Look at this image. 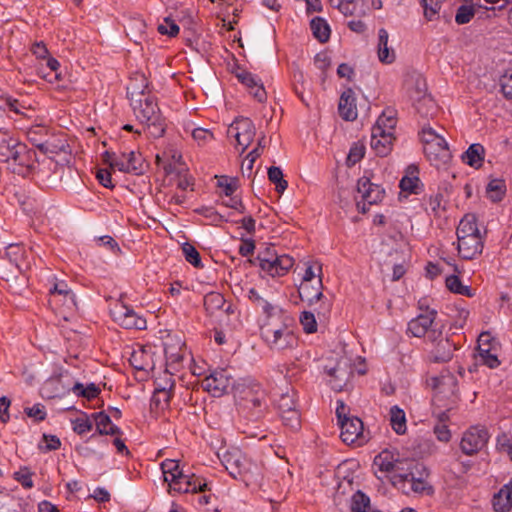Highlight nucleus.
Returning a JSON list of instances; mask_svg holds the SVG:
<instances>
[{
  "label": "nucleus",
  "instance_id": "obj_31",
  "mask_svg": "<svg viewBox=\"0 0 512 512\" xmlns=\"http://www.w3.org/2000/svg\"><path fill=\"white\" fill-rule=\"evenodd\" d=\"M388 32L381 28L378 32V58L382 63L390 64L395 60V52L388 47Z\"/></svg>",
  "mask_w": 512,
  "mask_h": 512
},
{
  "label": "nucleus",
  "instance_id": "obj_37",
  "mask_svg": "<svg viewBox=\"0 0 512 512\" xmlns=\"http://www.w3.org/2000/svg\"><path fill=\"white\" fill-rule=\"evenodd\" d=\"M161 469L164 476V481L172 483L177 477L183 473L180 468L179 462L173 459H166L161 463Z\"/></svg>",
  "mask_w": 512,
  "mask_h": 512
},
{
  "label": "nucleus",
  "instance_id": "obj_61",
  "mask_svg": "<svg viewBox=\"0 0 512 512\" xmlns=\"http://www.w3.org/2000/svg\"><path fill=\"white\" fill-rule=\"evenodd\" d=\"M420 180L418 177H409V176H404L401 181H400V188L402 191H407L409 193H415L417 194L418 193V184H419Z\"/></svg>",
  "mask_w": 512,
  "mask_h": 512
},
{
  "label": "nucleus",
  "instance_id": "obj_50",
  "mask_svg": "<svg viewBox=\"0 0 512 512\" xmlns=\"http://www.w3.org/2000/svg\"><path fill=\"white\" fill-rule=\"evenodd\" d=\"M47 134H48V129L42 125L32 126L27 131L28 140L37 148H38L39 144H42L45 141L44 137H46Z\"/></svg>",
  "mask_w": 512,
  "mask_h": 512
},
{
  "label": "nucleus",
  "instance_id": "obj_28",
  "mask_svg": "<svg viewBox=\"0 0 512 512\" xmlns=\"http://www.w3.org/2000/svg\"><path fill=\"white\" fill-rule=\"evenodd\" d=\"M484 157L485 149L483 145L474 143L462 154L461 158L465 164L477 169L482 166Z\"/></svg>",
  "mask_w": 512,
  "mask_h": 512
},
{
  "label": "nucleus",
  "instance_id": "obj_60",
  "mask_svg": "<svg viewBox=\"0 0 512 512\" xmlns=\"http://www.w3.org/2000/svg\"><path fill=\"white\" fill-rule=\"evenodd\" d=\"M158 32L173 37L179 33V26L169 17H166L164 23L158 25Z\"/></svg>",
  "mask_w": 512,
  "mask_h": 512
},
{
  "label": "nucleus",
  "instance_id": "obj_43",
  "mask_svg": "<svg viewBox=\"0 0 512 512\" xmlns=\"http://www.w3.org/2000/svg\"><path fill=\"white\" fill-rule=\"evenodd\" d=\"M397 120L392 111H384L377 119L373 127H378L380 130H385L387 133L394 134Z\"/></svg>",
  "mask_w": 512,
  "mask_h": 512
},
{
  "label": "nucleus",
  "instance_id": "obj_1",
  "mask_svg": "<svg viewBox=\"0 0 512 512\" xmlns=\"http://www.w3.org/2000/svg\"><path fill=\"white\" fill-rule=\"evenodd\" d=\"M291 319L286 315L282 318L264 319L260 324V337L270 350L281 352L293 349L298 339L290 327Z\"/></svg>",
  "mask_w": 512,
  "mask_h": 512
},
{
  "label": "nucleus",
  "instance_id": "obj_29",
  "mask_svg": "<svg viewBox=\"0 0 512 512\" xmlns=\"http://www.w3.org/2000/svg\"><path fill=\"white\" fill-rule=\"evenodd\" d=\"M327 373L330 377L328 380L330 387L338 392L343 390L351 375L350 371L339 365L329 369Z\"/></svg>",
  "mask_w": 512,
  "mask_h": 512
},
{
  "label": "nucleus",
  "instance_id": "obj_12",
  "mask_svg": "<svg viewBox=\"0 0 512 512\" xmlns=\"http://www.w3.org/2000/svg\"><path fill=\"white\" fill-rule=\"evenodd\" d=\"M357 191L361 194L362 202H357V209L361 213H366L368 208L366 205L377 204L382 201L385 190L377 184L370 182L369 178L362 177L358 180Z\"/></svg>",
  "mask_w": 512,
  "mask_h": 512
},
{
  "label": "nucleus",
  "instance_id": "obj_16",
  "mask_svg": "<svg viewBox=\"0 0 512 512\" xmlns=\"http://www.w3.org/2000/svg\"><path fill=\"white\" fill-rule=\"evenodd\" d=\"M422 465L411 460L398 459L394 469L390 473V480L393 486L401 490V485H405L414 473L419 472Z\"/></svg>",
  "mask_w": 512,
  "mask_h": 512
},
{
  "label": "nucleus",
  "instance_id": "obj_51",
  "mask_svg": "<svg viewBox=\"0 0 512 512\" xmlns=\"http://www.w3.org/2000/svg\"><path fill=\"white\" fill-rule=\"evenodd\" d=\"M444 1L445 0H421L425 18L432 21L439 13Z\"/></svg>",
  "mask_w": 512,
  "mask_h": 512
},
{
  "label": "nucleus",
  "instance_id": "obj_41",
  "mask_svg": "<svg viewBox=\"0 0 512 512\" xmlns=\"http://www.w3.org/2000/svg\"><path fill=\"white\" fill-rule=\"evenodd\" d=\"M146 29V23L143 19L135 18L131 19L127 24V35L134 40L135 43H139V40L143 37Z\"/></svg>",
  "mask_w": 512,
  "mask_h": 512
},
{
  "label": "nucleus",
  "instance_id": "obj_47",
  "mask_svg": "<svg viewBox=\"0 0 512 512\" xmlns=\"http://www.w3.org/2000/svg\"><path fill=\"white\" fill-rule=\"evenodd\" d=\"M345 7L347 8L346 12H342L345 16H364L367 12V5L365 0H348Z\"/></svg>",
  "mask_w": 512,
  "mask_h": 512
},
{
  "label": "nucleus",
  "instance_id": "obj_6",
  "mask_svg": "<svg viewBox=\"0 0 512 512\" xmlns=\"http://www.w3.org/2000/svg\"><path fill=\"white\" fill-rule=\"evenodd\" d=\"M34 155V151L28 149L24 143L14 138L9 132L0 130V161H12L24 167L30 165Z\"/></svg>",
  "mask_w": 512,
  "mask_h": 512
},
{
  "label": "nucleus",
  "instance_id": "obj_53",
  "mask_svg": "<svg viewBox=\"0 0 512 512\" xmlns=\"http://www.w3.org/2000/svg\"><path fill=\"white\" fill-rule=\"evenodd\" d=\"M278 255L279 254L277 253L275 247L269 246L264 251H261L258 254L256 261H258V264L261 269H263V268L271 269V268H273V262H271V261L274 257H276Z\"/></svg>",
  "mask_w": 512,
  "mask_h": 512
},
{
  "label": "nucleus",
  "instance_id": "obj_22",
  "mask_svg": "<svg viewBox=\"0 0 512 512\" xmlns=\"http://www.w3.org/2000/svg\"><path fill=\"white\" fill-rule=\"evenodd\" d=\"M322 290V279H317L314 282H301L298 287L299 297L310 306L322 300L324 297Z\"/></svg>",
  "mask_w": 512,
  "mask_h": 512
},
{
  "label": "nucleus",
  "instance_id": "obj_15",
  "mask_svg": "<svg viewBox=\"0 0 512 512\" xmlns=\"http://www.w3.org/2000/svg\"><path fill=\"white\" fill-rule=\"evenodd\" d=\"M248 298L257 309L262 311V313L265 315V319H279L282 318V315L285 314L280 306L274 304L271 299L259 293V291L255 288H251L248 291Z\"/></svg>",
  "mask_w": 512,
  "mask_h": 512
},
{
  "label": "nucleus",
  "instance_id": "obj_24",
  "mask_svg": "<svg viewBox=\"0 0 512 512\" xmlns=\"http://www.w3.org/2000/svg\"><path fill=\"white\" fill-rule=\"evenodd\" d=\"M148 90V80L143 73H135L131 78L127 87V94L130 100V104L134 99H141L144 96L150 94Z\"/></svg>",
  "mask_w": 512,
  "mask_h": 512
},
{
  "label": "nucleus",
  "instance_id": "obj_5",
  "mask_svg": "<svg viewBox=\"0 0 512 512\" xmlns=\"http://www.w3.org/2000/svg\"><path fill=\"white\" fill-rule=\"evenodd\" d=\"M221 462L233 478H241L248 482L256 480L260 474L259 466L237 448L225 451Z\"/></svg>",
  "mask_w": 512,
  "mask_h": 512
},
{
  "label": "nucleus",
  "instance_id": "obj_35",
  "mask_svg": "<svg viewBox=\"0 0 512 512\" xmlns=\"http://www.w3.org/2000/svg\"><path fill=\"white\" fill-rule=\"evenodd\" d=\"M390 424L392 429L399 435L406 432V416L405 412L397 405L390 409Z\"/></svg>",
  "mask_w": 512,
  "mask_h": 512
},
{
  "label": "nucleus",
  "instance_id": "obj_33",
  "mask_svg": "<svg viewBox=\"0 0 512 512\" xmlns=\"http://www.w3.org/2000/svg\"><path fill=\"white\" fill-rule=\"evenodd\" d=\"M484 337H488V335L482 334L478 340V352H479V360L489 368H496L499 366L500 361L497 356L493 354L486 344L483 343Z\"/></svg>",
  "mask_w": 512,
  "mask_h": 512
},
{
  "label": "nucleus",
  "instance_id": "obj_38",
  "mask_svg": "<svg viewBox=\"0 0 512 512\" xmlns=\"http://www.w3.org/2000/svg\"><path fill=\"white\" fill-rule=\"evenodd\" d=\"M413 106L423 117H431L437 111V105L430 95L413 101Z\"/></svg>",
  "mask_w": 512,
  "mask_h": 512
},
{
  "label": "nucleus",
  "instance_id": "obj_63",
  "mask_svg": "<svg viewBox=\"0 0 512 512\" xmlns=\"http://www.w3.org/2000/svg\"><path fill=\"white\" fill-rule=\"evenodd\" d=\"M365 153V148L362 145L354 144L349 151V154L347 156V163L349 165H355L357 162H359L363 157Z\"/></svg>",
  "mask_w": 512,
  "mask_h": 512
},
{
  "label": "nucleus",
  "instance_id": "obj_45",
  "mask_svg": "<svg viewBox=\"0 0 512 512\" xmlns=\"http://www.w3.org/2000/svg\"><path fill=\"white\" fill-rule=\"evenodd\" d=\"M268 179L275 184L278 193H283L287 189L288 183L283 178V172L280 167L271 166L268 169Z\"/></svg>",
  "mask_w": 512,
  "mask_h": 512
},
{
  "label": "nucleus",
  "instance_id": "obj_21",
  "mask_svg": "<svg viewBox=\"0 0 512 512\" xmlns=\"http://www.w3.org/2000/svg\"><path fill=\"white\" fill-rule=\"evenodd\" d=\"M236 77L243 85H245L250 93L257 99L259 102H264L266 100V91L261 83V80L251 72L239 69L236 72Z\"/></svg>",
  "mask_w": 512,
  "mask_h": 512
},
{
  "label": "nucleus",
  "instance_id": "obj_23",
  "mask_svg": "<svg viewBox=\"0 0 512 512\" xmlns=\"http://www.w3.org/2000/svg\"><path fill=\"white\" fill-rule=\"evenodd\" d=\"M355 94L352 89L345 90L339 99L338 111L340 116L346 121H354L357 118Z\"/></svg>",
  "mask_w": 512,
  "mask_h": 512
},
{
  "label": "nucleus",
  "instance_id": "obj_17",
  "mask_svg": "<svg viewBox=\"0 0 512 512\" xmlns=\"http://www.w3.org/2000/svg\"><path fill=\"white\" fill-rule=\"evenodd\" d=\"M394 139V134L380 130L379 126L371 129L370 146L378 156L384 157L391 152Z\"/></svg>",
  "mask_w": 512,
  "mask_h": 512
},
{
  "label": "nucleus",
  "instance_id": "obj_4",
  "mask_svg": "<svg viewBox=\"0 0 512 512\" xmlns=\"http://www.w3.org/2000/svg\"><path fill=\"white\" fill-rule=\"evenodd\" d=\"M336 416L340 425V438L348 445L363 446L370 439L364 430L363 422L356 416H349V408L341 400L337 401Z\"/></svg>",
  "mask_w": 512,
  "mask_h": 512
},
{
  "label": "nucleus",
  "instance_id": "obj_2",
  "mask_svg": "<svg viewBox=\"0 0 512 512\" xmlns=\"http://www.w3.org/2000/svg\"><path fill=\"white\" fill-rule=\"evenodd\" d=\"M458 241V252L465 260H472L480 255L483 250V236L477 226V219L474 214H466L456 230Z\"/></svg>",
  "mask_w": 512,
  "mask_h": 512
},
{
  "label": "nucleus",
  "instance_id": "obj_56",
  "mask_svg": "<svg viewBox=\"0 0 512 512\" xmlns=\"http://www.w3.org/2000/svg\"><path fill=\"white\" fill-rule=\"evenodd\" d=\"M73 431L79 435L85 434L92 430L93 424L86 414L72 420Z\"/></svg>",
  "mask_w": 512,
  "mask_h": 512
},
{
  "label": "nucleus",
  "instance_id": "obj_49",
  "mask_svg": "<svg viewBox=\"0 0 512 512\" xmlns=\"http://www.w3.org/2000/svg\"><path fill=\"white\" fill-rule=\"evenodd\" d=\"M322 279V265L319 262H308L301 282H314Z\"/></svg>",
  "mask_w": 512,
  "mask_h": 512
},
{
  "label": "nucleus",
  "instance_id": "obj_8",
  "mask_svg": "<svg viewBox=\"0 0 512 512\" xmlns=\"http://www.w3.org/2000/svg\"><path fill=\"white\" fill-rule=\"evenodd\" d=\"M204 390L211 393L214 397H220L230 390L236 393H244V389H240L241 385L236 384L233 377L226 369L215 370L202 380Z\"/></svg>",
  "mask_w": 512,
  "mask_h": 512
},
{
  "label": "nucleus",
  "instance_id": "obj_62",
  "mask_svg": "<svg viewBox=\"0 0 512 512\" xmlns=\"http://www.w3.org/2000/svg\"><path fill=\"white\" fill-rule=\"evenodd\" d=\"M224 302L225 301L223 296L215 292L209 293L204 298V305L206 306L207 309H219L223 306Z\"/></svg>",
  "mask_w": 512,
  "mask_h": 512
},
{
  "label": "nucleus",
  "instance_id": "obj_19",
  "mask_svg": "<svg viewBox=\"0 0 512 512\" xmlns=\"http://www.w3.org/2000/svg\"><path fill=\"white\" fill-rule=\"evenodd\" d=\"M424 152L428 160L437 167L446 164L451 158L448 143L444 137H441L440 141L424 146Z\"/></svg>",
  "mask_w": 512,
  "mask_h": 512
},
{
  "label": "nucleus",
  "instance_id": "obj_7",
  "mask_svg": "<svg viewBox=\"0 0 512 512\" xmlns=\"http://www.w3.org/2000/svg\"><path fill=\"white\" fill-rule=\"evenodd\" d=\"M102 158L111 168L120 172L140 175L144 170V159L140 153L135 151L120 153L105 151Z\"/></svg>",
  "mask_w": 512,
  "mask_h": 512
},
{
  "label": "nucleus",
  "instance_id": "obj_48",
  "mask_svg": "<svg viewBox=\"0 0 512 512\" xmlns=\"http://www.w3.org/2000/svg\"><path fill=\"white\" fill-rule=\"evenodd\" d=\"M426 82L424 79L417 77L411 87L408 88L409 91V97L412 101L418 100L422 97L429 96L426 92Z\"/></svg>",
  "mask_w": 512,
  "mask_h": 512
},
{
  "label": "nucleus",
  "instance_id": "obj_11",
  "mask_svg": "<svg viewBox=\"0 0 512 512\" xmlns=\"http://www.w3.org/2000/svg\"><path fill=\"white\" fill-rule=\"evenodd\" d=\"M227 135L236 140L237 146L243 153L252 143L255 136V127L249 118H237L228 128Z\"/></svg>",
  "mask_w": 512,
  "mask_h": 512
},
{
  "label": "nucleus",
  "instance_id": "obj_25",
  "mask_svg": "<svg viewBox=\"0 0 512 512\" xmlns=\"http://www.w3.org/2000/svg\"><path fill=\"white\" fill-rule=\"evenodd\" d=\"M173 387L174 383L170 377L167 378L164 385L157 384L151 399V405L158 409L167 408L172 397Z\"/></svg>",
  "mask_w": 512,
  "mask_h": 512
},
{
  "label": "nucleus",
  "instance_id": "obj_59",
  "mask_svg": "<svg viewBox=\"0 0 512 512\" xmlns=\"http://www.w3.org/2000/svg\"><path fill=\"white\" fill-rule=\"evenodd\" d=\"M218 186L223 189L225 196L230 197L233 195V193L236 191L238 187L237 179L229 178L227 176H221L218 179Z\"/></svg>",
  "mask_w": 512,
  "mask_h": 512
},
{
  "label": "nucleus",
  "instance_id": "obj_39",
  "mask_svg": "<svg viewBox=\"0 0 512 512\" xmlns=\"http://www.w3.org/2000/svg\"><path fill=\"white\" fill-rule=\"evenodd\" d=\"M295 395L296 393L293 388H287L286 392L281 393L280 397L276 400L279 414L297 408Z\"/></svg>",
  "mask_w": 512,
  "mask_h": 512
},
{
  "label": "nucleus",
  "instance_id": "obj_20",
  "mask_svg": "<svg viewBox=\"0 0 512 512\" xmlns=\"http://www.w3.org/2000/svg\"><path fill=\"white\" fill-rule=\"evenodd\" d=\"M424 474L427 475L425 468L422 466V468H419V472L414 473L405 485H401V491L406 495L411 493L431 495L434 490L425 480Z\"/></svg>",
  "mask_w": 512,
  "mask_h": 512
},
{
  "label": "nucleus",
  "instance_id": "obj_42",
  "mask_svg": "<svg viewBox=\"0 0 512 512\" xmlns=\"http://www.w3.org/2000/svg\"><path fill=\"white\" fill-rule=\"evenodd\" d=\"M506 191V186L503 180L493 179L491 180L486 188L488 197L493 201L497 202L502 200Z\"/></svg>",
  "mask_w": 512,
  "mask_h": 512
},
{
  "label": "nucleus",
  "instance_id": "obj_55",
  "mask_svg": "<svg viewBox=\"0 0 512 512\" xmlns=\"http://www.w3.org/2000/svg\"><path fill=\"white\" fill-rule=\"evenodd\" d=\"M182 251L187 262L194 267H202L200 254L193 245L189 243L183 244Z\"/></svg>",
  "mask_w": 512,
  "mask_h": 512
},
{
  "label": "nucleus",
  "instance_id": "obj_14",
  "mask_svg": "<svg viewBox=\"0 0 512 512\" xmlns=\"http://www.w3.org/2000/svg\"><path fill=\"white\" fill-rule=\"evenodd\" d=\"M169 493L178 492V493H197L203 492L206 490L207 483L197 477L194 474H185L182 473L169 485Z\"/></svg>",
  "mask_w": 512,
  "mask_h": 512
},
{
  "label": "nucleus",
  "instance_id": "obj_57",
  "mask_svg": "<svg viewBox=\"0 0 512 512\" xmlns=\"http://www.w3.org/2000/svg\"><path fill=\"white\" fill-rule=\"evenodd\" d=\"M38 149L44 154H57L65 150V144L61 141L56 143L51 139H46L42 144L38 145Z\"/></svg>",
  "mask_w": 512,
  "mask_h": 512
},
{
  "label": "nucleus",
  "instance_id": "obj_64",
  "mask_svg": "<svg viewBox=\"0 0 512 512\" xmlns=\"http://www.w3.org/2000/svg\"><path fill=\"white\" fill-rule=\"evenodd\" d=\"M501 90L507 99L512 100V71H507L501 78Z\"/></svg>",
  "mask_w": 512,
  "mask_h": 512
},
{
  "label": "nucleus",
  "instance_id": "obj_36",
  "mask_svg": "<svg viewBox=\"0 0 512 512\" xmlns=\"http://www.w3.org/2000/svg\"><path fill=\"white\" fill-rule=\"evenodd\" d=\"M311 30L316 39L321 43H325L330 37V27L327 22L321 17H315L310 23Z\"/></svg>",
  "mask_w": 512,
  "mask_h": 512
},
{
  "label": "nucleus",
  "instance_id": "obj_46",
  "mask_svg": "<svg viewBox=\"0 0 512 512\" xmlns=\"http://www.w3.org/2000/svg\"><path fill=\"white\" fill-rule=\"evenodd\" d=\"M285 426L291 430H298L301 425L300 413L297 408L279 414Z\"/></svg>",
  "mask_w": 512,
  "mask_h": 512
},
{
  "label": "nucleus",
  "instance_id": "obj_10",
  "mask_svg": "<svg viewBox=\"0 0 512 512\" xmlns=\"http://www.w3.org/2000/svg\"><path fill=\"white\" fill-rule=\"evenodd\" d=\"M490 435L483 426H472L463 433L460 448L466 455H474L486 447Z\"/></svg>",
  "mask_w": 512,
  "mask_h": 512
},
{
  "label": "nucleus",
  "instance_id": "obj_34",
  "mask_svg": "<svg viewBox=\"0 0 512 512\" xmlns=\"http://www.w3.org/2000/svg\"><path fill=\"white\" fill-rule=\"evenodd\" d=\"M50 293L53 297V299L50 301H54L57 296H63L64 304L68 308H73L76 306L75 295L65 282L54 284L53 288L50 289Z\"/></svg>",
  "mask_w": 512,
  "mask_h": 512
},
{
  "label": "nucleus",
  "instance_id": "obj_54",
  "mask_svg": "<svg viewBox=\"0 0 512 512\" xmlns=\"http://www.w3.org/2000/svg\"><path fill=\"white\" fill-rule=\"evenodd\" d=\"M72 391L76 395L83 396L87 399H93L97 397V395L100 393V389L93 383L89 384L86 387H84V385L81 383H76L73 386Z\"/></svg>",
  "mask_w": 512,
  "mask_h": 512
},
{
  "label": "nucleus",
  "instance_id": "obj_9",
  "mask_svg": "<svg viewBox=\"0 0 512 512\" xmlns=\"http://www.w3.org/2000/svg\"><path fill=\"white\" fill-rule=\"evenodd\" d=\"M436 316L437 311L427 307V313H420L417 317L409 321L407 332L418 338L427 335L430 341H436L437 334L441 336V331L433 328Z\"/></svg>",
  "mask_w": 512,
  "mask_h": 512
},
{
  "label": "nucleus",
  "instance_id": "obj_27",
  "mask_svg": "<svg viewBox=\"0 0 512 512\" xmlns=\"http://www.w3.org/2000/svg\"><path fill=\"white\" fill-rule=\"evenodd\" d=\"M273 268H263L272 277L285 275L294 265V259L287 254H281L272 259Z\"/></svg>",
  "mask_w": 512,
  "mask_h": 512
},
{
  "label": "nucleus",
  "instance_id": "obj_13",
  "mask_svg": "<svg viewBox=\"0 0 512 512\" xmlns=\"http://www.w3.org/2000/svg\"><path fill=\"white\" fill-rule=\"evenodd\" d=\"M110 313L113 320L125 329L142 330L146 328V320L123 303H116Z\"/></svg>",
  "mask_w": 512,
  "mask_h": 512
},
{
  "label": "nucleus",
  "instance_id": "obj_52",
  "mask_svg": "<svg viewBox=\"0 0 512 512\" xmlns=\"http://www.w3.org/2000/svg\"><path fill=\"white\" fill-rule=\"evenodd\" d=\"M370 499L363 492L357 491L351 498V512H366Z\"/></svg>",
  "mask_w": 512,
  "mask_h": 512
},
{
  "label": "nucleus",
  "instance_id": "obj_3",
  "mask_svg": "<svg viewBox=\"0 0 512 512\" xmlns=\"http://www.w3.org/2000/svg\"><path fill=\"white\" fill-rule=\"evenodd\" d=\"M130 105L135 117L140 123L147 126L152 137L159 138L163 136L165 132L164 119L152 93L141 99H134Z\"/></svg>",
  "mask_w": 512,
  "mask_h": 512
},
{
  "label": "nucleus",
  "instance_id": "obj_44",
  "mask_svg": "<svg viewBox=\"0 0 512 512\" xmlns=\"http://www.w3.org/2000/svg\"><path fill=\"white\" fill-rule=\"evenodd\" d=\"M477 6L471 4H463L458 7L455 14V22L459 25L469 23L475 15Z\"/></svg>",
  "mask_w": 512,
  "mask_h": 512
},
{
  "label": "nucleus",
  "instance_id": "obj_26",
  "mask_svg": "<svg viewBox=\"0 0 512 512\" xmlns=\"http://www.w3.org/2000/svg\"><path fill=\"white\" fill-rule=\"evenodd\" d=\"M492 505L496 512H508L512 508V478L505 484L492 499Z\"/></svg>",
  "mask_w": 512,
  "mask_h": 512
},
{
  "label": "nucleus",
  "instance_id": "obj_58",
  "mask_svg": "<svg viewBox=\"0 0 512 512\" xmlns=\"http://www.w3.org/2000/svg\"><path fill=\"white\" fill-rule=\"evenodd\" d=\"M300 323L306 333H314L317 330L316 319L312 312H302L300 315Z\"/></svg>",
  "mask_w": 512,
  "mask_h": 512
},
{
  "label": "nucleus",
  "instance_id": "obj_18",
  "mask_svg": "<svg viewBox=\"0 0 512 512\" xmlns=\"http://www.w3.org/2000/svg\"><path fill=\"white\" fill-rule=\"evenodd\" d=\"M434 347L431 350V358L434 362H448L453 357V352L457 349V344L448 336L437 335V340L432 341Z\"/></svg>",
  "mask_w": 512,
  "mask_h": 512
},
{
  "label": "nucleus",
  "instance_id": "obj_32",
  "mask_svg": "<svg viewBox=\"0 0 512 512\" xmlns=\"http://www.w3.org/2000/svg\"><path fill=\"white\" fill-rule=\"evenodd\" d=\"M398 459L399 458L395 457L392 452L384 450L374 458V466H376L379 471L390 475Z\"/></svg>",
  "mask_w": 512,
  "mask_h": 512
},
{
  "label": "nucleus",
  "instance_id": "obj_30",
  "mask_svg": "<svg viewBox=\"0 0 512 512\" xmlns=\"http://www.w3.org/2000/svg\"><path fill=\"white\" fill-rule=\"evenodd\" d=\"M96 429L100 435H119L122 434L120 428L111 422V416L104 412L94 413Z\"/></svg>",
  "mask_w": 512,
  "mask_h": 512
},
{
  "label": "nucleus",
  "instance_id": "obj_40",
  "mask_svg": "<svg viewBox=\"0 0 512 512\" xmlns=\"http://www.w3.org/2000/svg\"><path fill=\"white\" fill-rule=\"evenodd\" d=\"M446 287L453 293L473 297V290L466 285H463L461 280L456 275H450L446 278Z\"/></svg>",
  "mask_w": 512,
  "mask_h": 512
}]
</instances>
